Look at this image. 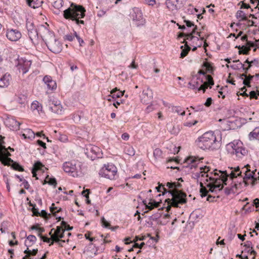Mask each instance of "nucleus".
Here are the masks:
<instances>
[{"label": "nucleus", "instance_id": "052dcab7", "mask_svg": "<svg viewBox=\"0 0 259 259\" xmlns=\"http://www.w3.org/2000/svg\"><path fill=\"white\" fill-rule=\"evenodd\" d=\"M212 103V99L211 98H208L204 103L205 106L206 107H209Z\"/></svg>", "mask_w": 259, "mask_h": 259}, {"label": "nucleus", "instance_id": "680f3d73", "mask_svg": "<svg viewBox=\"0 0 259 259\" xmlns=\"http://www.w3.org/2000/svg\"><path fill=\"white\" fill-rule=\"evenodd\" d=\"M48 183L50 185L56 186L57 185V182L55 179L54 178H50L49 179V181L48 182Z\"/></svg>", "mask_w": 259, "mask_h": 259}, {"label": "nucleus", "instance_id": "5701e85b", "mask_svg": "<svg viewBox=\"0 0 259 259\" xmlns=\"http://www.w3.org/2000/svg\"><path fill=\"white\" fill-rule=\"evenodd\" d=\"M131 17L134 21H140L143 18V15L141 11L137 8H135L131 13Z\"/></svg>", "mask_w": 259, "mask_h": 259}, {"label": "nucleus", "instance_id": "423d86ee", "mask_svg": "<svg viewBox=\"0 0 259 259\" xmlns=\"http://www.w3.org/2000/svg\"><path fill=\"white\" fill-rule=\"evenodd\" d=\"M220 173H221L220 178H213L209 176L208 172L205 174L206 178L208 179V183L206 185V187L209 188V190L211 192H217L220 191L223 187V184L227 185L226 183L227 181V178L225 176L223 171L220 170Z\"/></svg>", "mask_w": 259, "mask_h": 259}, {"label": "nucleus", "instance_id": "b1692460", "mask_svg": "<svg viewBox=\"0 0 259 259\" xmlns=\"http://www.w3.org/2000/svg\"><path fill=\"white\" fill-rule=\"evenodd\" d=\"M26 2L29 7L33 9L40 7L43 3L42 0H26Z\"/></svg>", "mask_w": 259, "mask_h": 259}, {"label": "nucleus", "instance_id": "72a5a7b5", "mask_svg": "<svg viewBox=\"0 0 259 259\" xmlns=\"http://www.w3.org/2000/svg\"><path fill=\"white\" fill-rule=\"evenodd\" d=\"M63 0H54L53 3V6L54 8L60 11V9L63 7Z\"/></svg>", "mask_w": 259, "mask_h": 259}, {"label": "nucleus", "instance_id": "338daca9", "mask_svg": "<svg viewBox=\"0 0 259 259\" xmlns=\"http://www.w3.org/2000/svg\"><path fill=\"white\" fill-rule=\"evenodd\" d=\"M204 66L206 67V69L210 71L212 70V67L211 66V64H210L209 63H205L204 64Z\"/></svg>", "mask_w": 259, "mask_h": 259}, {"label": "nucleus", "instance_id": "c03bdc74", "mask_svg": "<svg viewBox=\"0 0 259 259\" xmlns=\"http://www.w3.org/2000/svg\"><path fill=\"white\" fill-rule=\"evenodd\" d=\"M162 151L159 149L156 148L153 151V155L155 158H158L162 155Z\"/></svg>", "mask_w": 259, "mask_h": 259}, {"label": "nucleus", "instance_id": "ddd939ff", "mask_svg": "<svg viewBox=\"0 0 259 259\" xmlns=\"http://www.w3.org/2000/svg\"><path fill=\"white\" fill-rule=\"evenodd\" d=\"M28 35L30 39L34 45L38 44V33L33 24L31 23H27L26 25Z\"/></svg>", "mask_w": 259, "mask_h": 259}, {"label": "nucleus", "instance_id": "f03ea898", "mask_svg": "<svg viewBox=\"0 0 259 259\" xmlns=\"http://www.w3.org/2000/svg\"><path fill=\"white\" fill-rule=\"evenodd\" d=\"M174 183H175L174 189L168 191L171 198H168L165 200L167 204L166 207L167 211L170 210L171 207H179L180 205L187 202L186 194L178 189L182 187L181 184L178 182H174Z\"/></svg>", "mask_w": 259, "mask_h": 259}, {"label": "nucleus", "instance_id": "3c124183", "mask_svg": "<svg viewBox=\"0 0 259 259\" xmlns=\"http://www.w3.org/2000/svg\"><path fill=\"white\" fill-rule=\"evenodd\" d=\"M234 62H239V64L241 66V68H242L243 70V71H244V72L245 73H247L248 70L250 69V68L251 67V64L249 65L247 67H244V65L243 64H242V63H241L239 61V60H236V61H234Z\"/></svg>", "mask_w": 259, "mask_h": 259}, {"label": "nucleus", "instance_id": "774afa93", "mask_svg": "<svg viewBox=\"0 0 259 259\" xmlns=\"http://www.w3.org/2000/svg\"><path fill=\"white\" fill-rule=\"evenodd\" d=\"M130 138V136L129 135L126 133H123L122 135H121V138L125 140V141H127Z\"/></svg>", "mask_w": 259, "mask_h": 259}, {"label": "nucleus", "instance_id": "cd10ccee", "mask_svg": "<svg viewBox=\"0 0 259 259\" xmlns=\"http://www.w3.org/2000/svg\"><path fill=\"white\" fill-rule=\"evenodd\" d=\"M36 241V237L33 235H30L27 237V240L25 241V244L27 247H29L34 244Z\"/></svg>", "mask_w": 259, "mask_h": 259}, {"label": "nucleus", "instance_id": "f8f14e48", "mask_svg": "<svg viewBox=\"0 0 259 259\" xmlns=\"http://www.w3.org/2000/svg\"><path fill=\"white\" fill-rule=\"evenodd\" d=\"M85 154L92 160H94L96 158H101L103 154L99 147L93 145L87 146Z\"/></svg>", "mask_w": 259, "mask_h": 259}, {"label": "nucleus", "instance_id": "4468645a", "mask_svg": "<svg viewBox=\"0 0 259 259\" xmlns=\"http://www.w3.org/2000/svg\"><path fill=\"white\" fill-rule=\"evenodd\" d=\"M50 109L53 112L61 114L63 111V107L60 101L55 99L49 100Z\"/></svg>", "mask_w": 259, "mask_h": 259}, {"label": "nucleus", "instance_id": "4d7b16f0", "mask_svg": "<svg viewBox=\"0 0 259 259\" xmlns=\"http://www.w3.org/2000/svg\"><path fill=\"white\" fill-rule=\"evenodd\" d=\"M58 139L59 140L63 142H65L67 141V136L64 135H60Z\"/></svg>", "mask_w": 259, "mask_h": 259}, {"label": "nucleus", "instance_id": "a18cd8bd", "mask_svg": "<svg viewBox=\"0 0 259 259\" xmlns=\"http://www.w3.org/2000/svg\"><path fill=\"white\" fill-rule=\"evenodd\" d=\"M101 224H102V226L104 227V228H109V229H111L110 228V224L109 223H108L106 220L104 218V217H102L101 218Z\"/></svg>", "mask_w": 259, "mask_h": 259}, {"label": "nucleus", "instance_id": "58836bf2", "mask_svg": "<svg viewBox=\"0 0 259 259\" xmlns=\"http://www.w3.org/2000/svg\"><path fill=\"white\" fill-rule=\"evenodd\" d=\"M186 48L185 49H183V46H181V48L182 49V52L181 53V58H184L185 56H187V55L188 54L189 51L190 50V47H189L187 45H186Z\"/></svg>", "mask_w": 259, "mask_h": 259}, {"label": "nucleus", "instance_id": "4c0bfd02", "mask_svg": "<svg viewBox=\"0 0 259 259\" xmlns=\"http://www.w3.org/2000/svg\"><path fill=\"white\" fill-rule=\"evenodd\" d=\"M254 76L251 75H248L245 79H243V83L248 87H250V81L252 79Z\"/></svg>", "mask_w": 259, "mask_h": 259}, {"label": "nucleus", "instance_id": "49530a36", "mask_svg": "<svg viewBox=\"0 0 259 259\" xmlns=\"http://www.w3.org/2000/svg\"><path fill=\"white\" fill-rule=\"evenodd\" d=\"M26 101V97L24 95H21L17 98V101L20 104H25Z\"/></svg>", "mask_w": 259, "mask_h": 259}, {"label": "nucleus", "instance_id": "de8ad7c7", "mask_svg": "<svg viewBox=\"0 0 259 259\" xmlns=\"http://www.w3.org/2000/svg\"><path fill=\"white\" fill-rule=\"evenodd\" d=\"M162 188L163 191H162V195H164L165 194L168 193V191L165 189L164 187V186L162 184H159L158 187H156V189H157L158 192H161V188Z\"/></svg>", "mask_w": 259, "mask_h": 259}, {"label": "nucleus", "instance_id": "c9c22d12", "mask_svg": "<svg viewBox=\"0 0 259 259\" xmlns=\"http://www.w3.org/2000/svg\"><path fill=\"white\" fill-rule=\"evenodd\" d=\"M124 152L130 156H134L135 154L134 148L131 146H127L125 147Z\"/></svg>", "mask_w": 259, "mask_h": 259}, {"label": "nucleus", "instance_id": "dca6fc26", "mask_svg": "<svg viewBox=\"0 0 259 259\" xmlns=\"http://www.w3.org/2000/svg\"><path fill=\"white\" fill-rule=\"evenodd\" d=\"M165 4L169 11H176L182 7L183 2L182 0H166Z\"/></svg>", "mask_w": 259, "mask_h": 259}, {"label": "nucleus", "instance_id": "13d9d810", "mask_svg": "<svg viewBox=\"0 0 259 259\" xmlns=\"http://www.w3.org/2000/svg\"><path fill=\"white\" fill-rule=\"evenodd\" d=\"M123 101L121 99H118L113 103V105L117 108L118 106H119L121 104L123 103Z\"/></svg>", "mask_w": 259, "mask_h": 259}, {"label": "nucleus", "instance_id": "ea45409f", "mask_svg": "<svg viewBox=\"0 0 259 259\" xmlns=\"http://www.w3.org/2000/svg\"><path fill=\"white\" fill-rule=\"evenodd\" d=\"M51 240H52V241L50 244V246L53 244L54 242H65V240H60L58 235H56L55 234H53L51 235Z\"/></svg>", "mask_w": 259, "mask_h": 259}, {"label": "nucleus", "instance_id": "0eeeda50", "mask_svg": "<svg viewBox=\"0 0 259 259\" xmlns=\"http://www.w3.org/2000/svg\"><path fill=\"white\" fill-rule=\"evenodd\" d=\"M227 149L229 153L237 157L242 158L247 154V150L240 140H234L227 145Z\"/></svg>", "mask_w": 259, "mask_h": 259}, {"label": "nucleus", "instance_id": "5fc2aeb1", "mask_svg": "<svg viewBox=\"0 0 259 259\" xmlns=\"http://www.w3.org/2000/svg\"><path fill=\"white\" fill-rule=\"evenodd\" d=\"M38 236H39L41 239L43 240L44 242H50L51 240V238H48L47 237L43 236L41 234H38Z\"/></svg>", "mask_w": 259, "mask_h": 259}, {"label": "nucleus", "instance_id": "f257e3e1", "mask_svg": "<svg viewBox=\"0 0 259 259\" xmlns=\"http://www.w3.org/2000/svg\"><path fill=\"white\" fill-rule=\"evenodd\" d=\"M203 158H198L196 157H189L185 160V162L188 164L186 167L191 170L193 174V178L200 182V192L202 197L207 195L208 192L203 184L207 185L208 183V178H206L205 174L208 172L210 169L207 166H203L199 165V161L203 160Z\"/></svg>", "mask_w": 259, "mask_h": 259}, {"label": "nucleus", "instance_id": "a211bd4d", "mask_svg": "<svg viewBox=\"0 0 259 259\" xmlns=\"http://www.w3.org/2000/svg\"><path fill=\"white\" fill-rule=\"evenodd\" d=\"M31 65V61L30 60L22 59L19 60L18 68L20 72L25 74L28 71Z\"/></svg>", "mask_w": 259, "mask_h": 259}, {"label": "nucleus", "instance_id": "f3484780", "mask_svg": "<svg viewBox=\"0 0 259 259\" xmlns=\"http://www.w3.org/2000/svg\"><path fill=\"white\" fill-rule=\"evenodd\" d=\"M244 169H245V167H242V169L240 170L239 167L237 166L234 168L231 167V172L230 173H228L226 170L223 171V172L225 176L226 177L227 179L228 177H230L231 179H233L237 177H242L241 174L244 172Z\"/></svg>", "mask_w": 259, "mask_h": 259}, {"label": "nucleus", "instance_id": "bf43d9fd", "mask_svg": "<svg viewBox=\"0 0 259 259\" xmlns=\"http://www.w3.org/2000/svg\"><path fill=\"white\" fill-rule=\"evenodd\" d=\"M250 96V99L254 98L255 99H257V96L256 95V93L255 91H251L248 94Z\"/></svg>", "mask_w": 259, "mask_h": 259}, {"label": "nucleus", "instance_id": "864d4df0", "mask_svg": "<svg viewBox=\"0 0 259 259\" xmlns=\"http://www.w3.org/2000/svg\"><path fill=\"white\" fill-rule=\"evenodd\" d=\"M197 123V120H194V122L187 121L184 123V125L185 126L191 127L192 125L196 124Z\"/></svg>", "mask_w": 259, "mask_h": 259}, {"label": "nucleus", "instance_id": "412c9836", "mask_svg": "<svg viewBox=\"0 0 259 259\" xmlns=\"http://www.w3.org/2000/svg\"><path fill=\"white\" fill-rule=\"evenodd\" d=\"M152 91L150 89L147 88L145 90H144L143 91L141 97V101L143 103L147 104H148L149 102L152 99Z\"/></svg>", "mask_w": 259, "mask_h": 259}, {"label": "nucleus", "instance_id": "6e6d98bb", "mask_svg": "<svg viewBox=\"0 0 259 259\" xmlns=\"http://www.w3.org/2000/svg\"><path fill=\"white\" fill-rule=\"evenodd\" d=\"M244 252H247L250 254H253L254 255L256 254V252L254 250H252V249H251L250 248H246V249H244V251H242V253H243Z\"/></svg>", "mask_w": 259, "mask_h": 259}, {"label": "nucleus", "instance_id": "69168bd1", "mask_svg": "<svg viewBox=\"0 0 259 259\" xmlns=\"http://www.w3.org/2000/svg\"><path fill=\"white\" fill-rule=\"evenodd\" d=\"M32 210L34 215L38 216L40 215V213L38 211V209L37 208H35L34 206H33Z\"/></svg>", "mask_w": 259, "mask_h": 259}, {"label": "nucleus", "instance_id": "0e129e2a", "mask_svg": "<svg viewBox=\"0 0 259 259\" xmlns=\"http://www.w3.org/2000/svg\"><path fill=\"white\" fill-rule=\"evenodd\" d=\"M145 3L149 6H154L156 4L155 0H145Z\"/></svg>", "mask_w": 259, "mask_h": 259}, {"label": "nucleus", "instance_id": "09e8293b", "mask_svg": "<svg viewBox=\"0 0 259 259\" xmlns=\"http://www.w3.org/2000/svg\"><path fill=\"white\" fill-rule=\"evenodd\" d=\"M90 190L89 189H86L82 192V195H83L87 198V203L88 204H90L91 203L90 200L89 199V195Z\"/></svg>", "mask_w": 259, "mask_h": 259}, {"label": "nucleus", "instance_id": "e2e57ef3", "mask_svg": "<svg viewBox=\"0 0 259 259\" xmlns=\"http://www.w3.org/2000/svg\"><path fill=\"white\" fill-rule=\"evenodd\" d=\"M52 79L51 77V76H46L43 78V81H44L45 83L46 84L48 82H50V81H52Z\"/></svg>", "mask_w": 259, "mask_h": 259}, {"label": "nucleus", "instance_id": "2eb2a0df", "mask_svg": "<svg viewBox=\"0 0 259 259\" xmlns=\"http://www.w3.org/2000/svg\"><path fill=\"white\" fill-rule=\"evenodd\" d=\"M63 168L65 172L70 173L73 177L77 176L76 164L72 161L65 162L63 164Z\"/></svg>", "mask_w": 259, "mask_h": 259}, {"label": "nucleus", "instance_id": "79ce46f5", "mask_svg": "<svg viewBox=\"0 0 259 259\" xmlns=\"http://www.w3.org/2000/svg\"><path fill=\"white\" fill-rule=\"evenodd\" d=\"M38 250L37 249L29 250L28 249V247H27V249L24 250V252L27 254H29L31 255H35L37 253Z\"/></svg>", "mask_w": 259, "mask_h": 259}, {"label": "nucleus", "instance_id": "39448f33", "mask_svg": "<svg viewBox=\"0 0 259 259\" xmlns=\"http://www.w3.org/2000/svg\"><path fill=\"white\" fill-rule=\"evenodd\" d=\"M63 12V16L65 19L75 21L77 24H84L83 20H79L85 16V10L82 6L72 3L70 7L64 10Z\"/></svg>", "mask_w": 259, "mask_h": 259}, {"label": "nucleus", "instance_id": "bb28decb", "mask_svg": "<svg viewBox=\"0 0 259 259\" xmlns=\"http://www.w3.org/2000/svg\"><path fill=\"white\" fill-rule=\"evenodd\" d=\"M124 92V91L122 92L121 91H119L117 88H115L111 91L110 93L112 95V98L114 99L119 98L123 96Z\"/></svg>", "mask_w": 259, "mask_h": 259}, {"label": "nucleus", "instance_id": "e433bc0d", "mask_svg": "<svg viewBox=\"0 0 259 259\" xmlns=\"http://www.w3.org/2000/svg\"><path fill=\"white\" fill-rule=\"evenodd\" d=\"M249 137L250 140H259L257 128H255L252 132L249 133Z\"/></svg>", "mask_w": 259, "mask_h": 259}, {"label": "nucleus", "instance_id": "9d476101", "mask_svg": "<svg viewBox=\"0 0 259 259\" xmlns=\"http://www.w3.org/2000/svg\"><path fill=\"white\" fill-rule=\"evenodd\" d=\"M117 168L112 163L104 164L99 171V175L110 180H114L117 177Z\"/></svg>", "mask_w": 259, "mask_h": 259}, {"label": "nucleus", "instance_id": "6ab92c4d", "mask_svg": "<svg viewBox=\"0 0 259 259\" xmlns=\"http://www.w3.org/2000/svg\"><path fill=\"white\" fill-rule=\"evenodd\" d=\"M6 36L10 40L16 41L21 37V33L17 29H8Z\"/></svg>", "mask_w": 259, "mask_h": 259}, {"label": "nucleus", "instance_id": "473e14b6", "mask_svg": "<svg viewBox=\"0 0 259 259\" xmlns=\"http://www.w3.org/2000/svg\"><path fill=\"white\" fill-rule=\"evenodd\" d=\"M247 44L249 45V47L247 48L245 46H242L241 48L242 50L239 51V54H248V52L250 50V48L254 47V44L250 41L247 42Z\"/></svg>", "mask_w": 259, "mask_h": 259}, {"label": "nucleus", "instance_id": "2f4dec72", "mask_svg": "<svg viewBox=\"0 0 259 259\" xmlns=\"http://www.w3.org/2000/svg\"><path fill=\"white\" fill-rule=\"evenodd\" d=\"M82 115V112L78 111L72 114V118L75 123H77L80 121Z\"/></svg>", "mask_w": 259, "mask_h": 259}, {"label": "nucleus", "instance_id": "4be33fe9", "mask_svg": "<svg viewBox=\"0 0 259 259\" xmlns=\"http://www.w3.org/2000/svg\"><path fill=\"white\" fill-rule=\"evenodd\" d=\"M241 186V182H239L238 184L236 182L231 187H226L225 189V192L226 194L227 195H230V194H235L237 192V190L240 188Z\"/></svg>", "mask_w": 259, "mask_h": 259}, {"label": "nucleus", "instance_id": "9b49d317", "mask_svg": "<svg viewBox=\"0 0 259 259\" xmlns=\"http://www.w3.org/2000/svg\"><path fill=\"white\" fill-rule=\"evenodd\" d=\"M243 167H245V169H244V172H243L244 174V176L242 177V183H244L245 186H247L249 185L247 181L250 180L251 181L252 186H254L257 179L255 175L256 169L252 171H250V169L248 168V167H250L248 164H247Z\"/></svg>", "mask_w": 259, "mask_h": 259}, {"label": "nucleus", "instance_id": "37998d69", "mask_svg": "<svg viewBox=\"0 0 259 259\" xmlns=\"http://www.w3.org/2000/svg\"><path fill=\"white\" fill-rule=\"evenodd\" d=\"M51 212L53 214L54 216H56V213L59 212L61 210V208H60L59 209H57V207H55V204L52 203V206L50 208Z\"/></svg>", "mask_w": 259, "mask_h": 259}, {"label": "nucleus", "instance_id": "1a4fd4ad", "mask_svg": "<svg viewBox=\"0 0 259 259\" xmlns=\"http://www.w3.org/2000/svg\"><path fill=\"white\" fill-rule=\"evenodd\" d=\"M205 77L207 81L204 82L203 83H202V79L200 78L199 77H197L196 81L192 80L191 82L188 83V87L193 90L197 89L198 91L203 90L204 93L208 85H213L212 77L209 75H207Z\"/></svg>", "mask_w": 259, "mask_h": 259}, {"label": "nucleus", "instance_id": "c756f323", "mask_svg": "<svg viewBox=\"0 0 259 259\" xmlns=\"http://www.w3.org/2000/svg\"><path fill=\"white\" fill-rule=\"evenodd\" d=\"M143 203L146 205V207L149 210H152L154 207L159 206V202H156L155 200H151L148 205L147 204L146 201H143Z\"/></svg>", "mask_w": 259, "mask_h": 259}, {"label": "nucleus", "instance_id": "6e6552de", "mask_svg": "<svg viewBox=\"0 0 259 259\" xmlns=\"http://www.w3.org/2000/svg\"><path fill=\"white\" fill-rule=\"evenodd\" d=\"M11 154L8 151L7 149L3 145H0V161L4 165H10L12 163V167L19 171H23L22 167L16 162H14L9 156Z\"/></svg>", "mask_w": 259, "mask_h": 259}, {"label": "nucleus", "instance_id": "a19ab883", "mask_svg": "<svg viewBox=\"0 0 259 259\" xmlns=\"http://www.w3.org/2000/svg\"><path fill=\"white\" fill-rule=\"evenodd\" d=\"M46 85L48 89L51 90L55 89L57 87L56 82L53 80L52 81H50V82L46 84Z\"/></svg>", "mask_w": 259, "mask_h": 259}, {"label": "nucleus", "instance_id": "20e7f679", "mask_svg": "<svg viewBox=\"0 0 259 259\" xmlns=\"http://www.w3.org/2000/svg\"><path fill=\"white\" fill-rule=\"evenodd\" d=\"M197 146L203 150H214L220 146V141L217 140L215 135L212 132L204 133L196 141Z\"/></svg>", "mask_w": 259, "mask_h": 259}, {"label": "nucleus", "instance_id": "a878e982", "mask_svg": "<svg viewBox=\"0 0 259 259\" xmlns=\"http://www.w3.org/2000/svg\"><path fill=\"white\" fill-rule=\"evenodd\" d=\"M22 136L25 139H32L34 138L35 134L31 129L27 128L24 131Z\"/></svg>", "mask_w": 259, "mask_h": 259}, {"label": "nucleus", "instance_id": "aec40b11", "mask_svg": "<svg viewBox=\"0 0 259 259\" xmlns=\"http://www.w3.org/2000/svg\"><path fill=\"white\" fill-rule=\"evenodd\" d=\"M7 126L13 131H17L19 129L21 123L17 121L13 117H8L5 121Z\"/></svg>", "mask_w": 259, "mask_h": 259}, {"label": "nucleus", "instance_id": "c85d7f7f", "mask_svg": "<svg viewBox=\"0 0 259 259\" xmlns=\"http://www.w3.org/2000/svg\"><path fill=\"white\" fill-rule=\"evenodd\" d=\"M31 108L32 110H36L38 113L42 111V107L41 104L37 101H33L31 105Z\"/></svg>", "mask_w": 259, "mask_h": 259}, {"label": "nucleus", "instance_id": "8fccbe9b", "mask_svg": "<svg viewBox=\"0 0 259 259\" xmlns=\"http://www.w3.org/2000/svg\"><path fill=\"white\" fill-rule=\"evenodd\" d=\"M44 165L42 164V163L40 162L37 161L34 164L33 166V169L37 171L38 170L41 169V168Z\"/></svg>", "mask_w": 259, "mask_h": 259}, {"label": "nucleus", "instance_id": "393cba45", "mask_svg": "<svg viewBox=\"0 0 259 259\" xmlns=\"http://www.w3.org/2000/svg\"><path fill=\"white\" fill-rule=\"evenodd\" d=\"M197 29V26H195L193 29L192 31L190 33L187 34L186 36V38L188 40H191L193 42H194L196 41H199V39L198 37L193 36V34H195L196 32V30Z\"/></svg>", "mask_w": 259, "mask_h": 259}, {"label": "nucleus", "instance_id": "7c9ffc66", "mask_svg": "<svg viewBox=\"0 0 259 259\" xmlns=\"http://www.w3.org/2000/svg\"><path fill=\"white\" fill-rule=\"evenodd\" d=\"M236 18L239 21H245L247 20V17L244 12L241 10H238L236 14Z\"/></svg>", "mask_w": 259, "mask_h": 259}, {"label": "nucleus", "instance_id": "7ed1b4c3", "mask_svg": "<svg viewBox=\"0 0 259 259\" xmlns=\"http://www.w3.org/2000/svg\"><path fill=\"white\" fill-rule=\"evenodd\" d=\"M38 30L41 38L51 52L54 53H58L61 52L62 45L60 41L55 38L53 32L50 31L45 25H41Z\"/></svg>", "mask_w": 259, "mask_h": 259}, {"label": "nucleus", "instance_id": "603ef678", "mask_svg": "<svg viewBox=\"0 0 259 259\" xmlns=\"http://www.w3.org/2000/svg\"><path fill=\"white\" fill-rule=\"evenodd\" d=\"M74 34L75 36V37H76L80 46H82V45L84 44V41H83V39L81 38H80L79 37V36H78L77 35V33L75 31L74 32Z\"/></svg>", "mask_w": 259, "mask_h": 259}, {"label": "nucleus", "instance_id": "f704fd0d", "mask_svg": "<svg viewBox=\"0 0 259 259\" xmlns=\"http://www.w3.org/2000/svg\"><path fill=\"white\" fill-rule=\"evenodd\" d=\"M172 111L173 112L177 113L181 115H184L185 114V111L183 110L180 106H173L172 107Z\"/></svg>", "mask_w": 259, "mask_h": 259}]
</instances>
